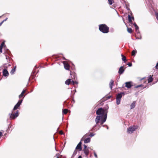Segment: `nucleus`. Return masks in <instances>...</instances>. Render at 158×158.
Listing matches in <instances>:
<instances>
[{
	"label": "nucleus",
	"instance_id": "3",
	"mask_svg": "<svg viewBox=\"0 0 158 158\" xmlns=\"http://www.w3.org/2000/svg\"><path fill=\"white\" fill-rule=\"evenodd\" d=\"M138 126L133 125L129 127L127 129V132L129 134H131L133 132L138 129Z\"/></svg>",
	"mask_w": 158,
	"mask_h": 158
},
{
	"label": "nucleus",
	"instance_id": "33",
	"mask_svg": "<svg viewBox=\"0 0 158 158\" xmlns=\"http://www.w3.org/2000/svg\"><path fill=\"white\" fill-rule=\"evenodd\" d=\"M143 86V85H142V84H141V85H140L136 86H135V88H138V87H141V86Z\"/></svg>",
	"mask_w": 158,
	"mask_h": 158
},
{
	"label": "nucleus",
	"instance_id": "18",
	"mask_svg": "<svg viewBox=\"0 0 158 158\" xmlns=\"http://www.w3.org/2000/svg\"><path fill=\"white\" fill-rule=\"evenodd\" d=\"M16 66H15L11 70L10 73L11 74L13 75L14 74L16 70Z\"/></svg>",
	"mask_w": 158,
	"mask_h": 158
},
{
	"label": "nucleus",
	"instance_id": "50",
	"mask_svg": "<svg viewBox=\"0 0 158 158\" xmlns=\"http://www.w3.org/2000/svg\"><path fill=\"white\" fill-rule=\"evenodd\" d=\"M86 136H86V135H85L84 136V137H86Z\"/></svg>",
	"mask_w": 158,
	"mask_h": 158
},
{
	"label": "nucleus",
	"instance_id": "42",
	"mask_svg": "<svg viewBox=\"0 0 158 158\" xmlns=\"http://www.w3.org/2000/svg\"><path fill=\"white\" fill-rule=\"evenodd\" d=\"M156 18L157 20H158V14L156 15Z\"/></svg>",
	"mask_w": 158,
	"mask_h": 158
},
{
	"label": "nucleus",
	"instance_id": "34",
	"mask_svg": "<svg viewBox=\"0 0 158 158\" xmlns=\"http://www.w3.org/2000/svg\"><path fill=\"white\" fill-rule=\"evenodd\" d=\"M94 156L96 158H98V156H97V155L96 154V153L95 152H94Z\"/></svg>",
	"mask_w": 158,
	"mask_h": 158
},
{
	"label": "nucleus",
	"instance_id": "53",
	"mask_svg": "<svg viewBox=\"0 0 158 158\" xmlns=\"http://www.w3.org/2000/svg\"><path fill=\"white\" fill-rule=\"evenodd\" d=\"M6 59H7V56H6Z\"/></svg>",
	"mask_w": 158,
	"mask_h": 158
},
{
	"label": "nucleus",
	"instance_id": "27",
	"mask_svg": "<svg viewBox=\"0 0 158 158\" xmlns=\"http://www.w3.org/2000/svg\"><path fill=\"white\" fill-rule=\"evenodd\" d=\"M78 84V82L77 81H72L71 83V84H72L73 85H74L75 84Z\"/></svg>",
	"mask_w": 158,
	"mask_h": 158
},
{
	"label": "nucleus",
	"instance_id": "9",
	"mask_svg": "<svg viewBox=\"0 0 158 158\" xmlns=\"http://www.w3.org/2000/svg\"><path fill=\"white\" fill-rule=\"evenodd\" d=\"M65 69L67 70H69V69L70 66L65 61L63 62Z\"/></svg>",
	"mask_w": 158,
	"mask_h": 158
},
{
	"label": "nucleus",
	"instance_id": "25",
	"mask_svg": "<svg viewBox=\"0 0 158 158\" xmlns=\"http://www.w3.org/2000/svg\"><path fill=\"white\" fill-rule=\"evenodd\" d=\"M135 28L136 32L137 33H139V27L138 26L135 27Z\"/></svg>",
	"mask_w": 158,
	"mask_h": 158
},
{
	"label": "nucleus",
	"instance_id": "44",
	"mask_svg": "<svg viewBox=\"0 0 158 158\" xmlns=\"http://www.w3.org/2000/svg\"><path fill=\"white\" fill-rule=\"evenodd\" d=\"M2 135V133L0 131V137Z\"/></svg>",
	"mask_w": 158,
	"mask_h": 158
},
{
	"label": "nucleus",
	"instance_id": "45",
	"mask_svg": "<svg viewBox=\"0 0 158 158\" xmlns=\"http://www.w3.org/2000/svg\"><path fill=\"white\" fill-rule=\"evenodd\" d=\"M3 23V22H1L0 23V26Z\"/></svg>",
	"mask_w": 158,
	"mask_h": 158
},
{
	"label": "nucleus",
	"instance_id": "41",
	"mask_svg": "<svg viewBox=\"0 0 158 158\" xmlns=\"http://www.w3.org/2000/svg\"><path fill=\"white\" fill-rule=\"evenodd\" d=\"M0 52L1 53L2 52V49L1 47H0Z\"/></svg>",
	"mask_w": 158,
	"mask_h": 158
},
{
	"label": "nucleus",
	"instance_id": "35",
	"mask_svg": "<svg viewBox=\"0 0 158 158\" xmlns=\"http://www.w3.org/2000/svg\"><path fill=\"white\" fill-rule=\"evenodd\" d=\"M94 135H95L93 133H90L89 136H90V137H92V136H94Z\"/></svg>",
	"mask_w": 158,
	"mask_h": 158
},
{
	"label": "nucleus",
	"instance_id": "39",
	"mask_svg": "<svg viewBox=\"0 0 158 158\" xmlns=\"http://www.w3.org/2000/svg\"><path fill=\"white\" fill-rule=\"evenodd\" d=\"M84 149H87V146L85 145H84Z\"/></svg>",
	"mask_w": 158,
	"mask_h": 158
},
{
	"label": "nucleus",
	"instance_id": "51",
	"mask_svg": "<svg viewBox=\"0 0 158 158\" xmlns=\"http://www.w3.org/2000/svg\"><path fill=\"white\" fill-rule=\"evenodd\" d=\"M96 125H95L94 126V127H96Z\"/></svg>",
	"mask_w": 158,
	"mask_h": 158
},
{
	"label": "nucleus",
	"instance_id": "16",
	"mask_svg": "<svg viewBox=\"0 0 158 158\" xmlns=\"http://www.w3.org/2000/svg\"><path fill=\"white\" fill-rule=\"evenodd\" d=\"M153 75L152 76L150 75L149 77H148V83L152 82L153 80V79L152 77Z\"/></svg>",
	"mask_w": 158,
	"mask_h": 158
},
{
	"label": "nucleus",
	"instance_id": "40",
	"mask_svg": "<svg viewBox=\"0 0 158 158\" xmlns=\"http://www.w3.org/2000/svg\"><path fill=\"white\" fill-rule=\"evenodd\" d=\"M59 133L60 134L62 135L63 134V132L62 131H61L59 132Z\"/></svg>",
	"mask_w": 158,
	"mask_h": 158
},
{
	"label": "nucleus",
	"instance_id": "6",
	"mask_svg": "<svg viewBox=\"0 0 158 158\" xmlns=\"http://www.w3.org/2000/svg\"><path fill=\"white\" fill-rule=\"evenodd\" d=\"M22 101H23V99H21V100H20L19 101L18 103L14 106L12 110H17L18 108L20 106Z\"/></svg>",
	"mask_w": 158,
	"mask_h": 158
},
{
	"label": "nucleus",
	"instance_id": "43",
	"mask_svg": "<svg viewBox=\"0 0 158 158\" xmlns=\"http://www.w3.org/2000/svg\"><path fill=\"white\" fill-rule=\"evenodd\" d=\"M133 25H134L135 27L136 26H137V24L135 23H134Z\"/></svg>",
	"mask_w": 158,
	"mask_h": 158
},
{
	"label": "nucleus",
	"instance_id": "10",
	"mask_svg": "<svg viewBox=\"0 0 158 158\" xmlns=\"http://www.w3.org/2000/svg\"><path fill=\"white\" fill-rule=\"evenodd\" d=\"M125 86L128 88H130L132 86L131 82V81L126 82L125 83Z\"/></svg>",
	"mask_w": 158,
	"mask_h": 158
},
{
	"label": "nucleus",
	"instance_id": "31",
	"mask_svg": "<svg viewBox=\"0 0 158 158\" xmlns=\"http://www.w3.org/2000/svg\"><path fill=\"white\" fill-rule=\"evenodd\" d=\"M59 154L57 153L56 154L55 156L54 157V158H60Z\"/></svg>",
	"mask_w": 158,
	"mask_h": 158
},
{
	"label": "nucleus",
	"instance_id": "7",
	"mask_svg": "<svg viewBox=\"0 0 158 158\" xmlns=\"http://www.w3.org/2000/svg\"><path fill=\"white\" fill-rule=\"evenodd\" d=\"M107 117V114H106L105 116L102 117V118L101 119L98 124H97L98 125L99 123L101 125L104 122H106V120Z\"/></svg>",
	"mask_w": 158,
	"mask_h": 158
},
{
	"label": "nucleus",
	"instance_id": "5",
	"mask_svg": "<svg viewBox=\"0 0 158 158\" xmlns=\"http://www.w3.org/2000/svg\"><path fill=\"white\" fill-rule=\"evenodd\" d=\"M123 93H121L118 94L116 98V103L118 105H119L120 103V101L121 98L122 97V94H123Z\"/></svg>",
	"mask_w": 158,
	"mask_h": 158
},
{
	"label": "nucleus",
	"instance_id": "26",
	"mask_svg": "<svg viewBox=\"0 0 158 158\" xmlns=\"http://www.w3.org/2000/svg\"><path fill=\"white\" fill-rule=\"evenodd\" d=\"M136 53V51L133 50L131 54L133 56H135V54Z\"/></svg>",
	"mask_w": 158,
	"mask_h": 158
},
{
	"label": "nucleus",
	"instance_id": "21",
	"mask_svg": "<svg viewBox=\"0 0 158 158\" xmlns=\"http://www.w3.org/2000/svg\"><path fill=\"white\" fill-rule=\"evenodd\" d=\"M10 64L7 63L4 64L3 67L4 68V69H6V68H7L8 67L10 66Z\"/></svg>",
	"mask_w": 158,
	"mask_h": 158
},
{
	"label": "nucleus",
	"instance_id": "11",
	"mask_svg": "<svg viewBox=\"0 0 158 158\" xmlns=\"http://www.w3.org/2000/svg\"><path fill=\"white\" fill-rule=\"evenodd\" d=\"M89 147L87 148V149H83V151L84 152V153L85 155L87 157L89 155Z\"/></svg>",
	"mask_w": 158,
	"mask_h": 158
},
{
	"label": "nucleus",
	"instance_id": "36",
	"mask_svg": "<svg viewBox=\"0 0 158 158\" xmlns=\"http://www.w3.org/2000/svg\"><path fill=\"white\" fill-rule=\"evenodd\" d=\"M155 68L156 69H158V62L157 63L156 65L155 66Z\"/></svg>",
	"mask_w": 158,
	"mask_h": 158
},
{
	"label": "nucleus",
	"instance_id": "38",
	"mask_svg": "<svg viewBox=\"0 0 158 158\" xmlns=\"http://www.w3.org/2000/svg\"><path fill=\"white\" fill-rule=\"evenodd\" d=\"M7 19H8V18H6L5 19H4L3 21H2V22H3V23L4 22L6 21Z\"/></svg>",
	"mask_w": 158,
	"mask_h": 158
},
{
	"label": "nucleus",
	"instance_id": "28",
	"mask_svg": "<svg viewBox=\"0 0 158 158\" xmlns=\"http://www.w3.org/2000/svg\"><path fill=\"white\" fill-rule=\"evenodd\" d=\"M108 1L110 5H112L114 2V1L113 0H108Z\"/></svg>",
	"mask_w": 158,
	"mask_h": 158
},
{
	"label": "nucleus",
	"instance_id": "12",
	"mask_svg": "<svg viewBox=\"0 0 158 158\" xmlns=\"http://www.w3.org/2000/svg\"><path fill=\"white\" fill-rule=\"evenodd\" d=\"M124 69L123 68V67L121 66L119 69L118 73L120 75H121L124 72Z\"/></svg>",
	"mask_w": 158,
	"mask_h": 158
},
{
	"label": "nucleus",
	"instance_id": "20",
	"mask_svg": "<svg viewBox=\"0 0 158 158\" xmlns=\"http://www.w3.org/2000/svg\"><path fill=\"white\" fill-rule=\"evenodd\" d=\"M71 79H69L65 81V84L67 85H69L70 83H71Z\"/></svg>",
	"mask_w": 158,
	"mask_h": 158
},
{
	"label": "nucleus",
	"instance_id": "48",
	"mask_svg": "<svg viewBox=\"0 0 158 158\" xmlns=\"http://www.w3.org/2000/svg\"><path fill=\"white\" fill-rule=\"evenodd\" d=\"M106 127L107 129H108V127L107 125H106Z\"/></svg>",
	"mask_w": 158,
	"mask_h": 158
},
{
	"label": "nucleus",
	"instance_id": "32",
	"mask_svg": "<svg viewBox=\"0 0 158 158\" xmlns=\"http://www.w3.org/2000/svg\"><path fill=\"white\" fill-rule=\"evenodd\" d=\"M77 151L76 150H75L72 156H74L77 154Z\"/></svg>",
	"mask_w": 158,
	"mask_h": 158
},
{
	"label": "nucleus",
	"instance_id": "14",
	"mask_svg": "<svg viewBox=\"0 0 158 158\" xmlns=\"http://www.w3.org/2000/svg\"><path fill=\"white\" fill-rule=\"evenodd\" d=\"M136 101H134L130 105L131 109L134 108L136 105Z\"/></svg>",
	"mask_w": 158,
	"mask_h": 158
},
{
	"label": "nucleus",
	"instance_id": "56",
	"mask_svg": "<svg viewBox=\"0 0 158 158\" xmlns=\"http://www.w3.org/2000/svg\"><path fill=\"white\" fill-rule=\"evenodd\" d=\"M1 16H0V18H1Z\"/></svg>",
	"mask_w": 158,
	"mask_h": 158
},
{
	"label": "nucleus",
	"instance_id": "13",
	"mask_svg": "<svg viewBox=\"0 0 158 158\" xmlns=\"http://www.w3.org/2000/svg\"><path fill=\"white\" fill-rule=\"evenodd\" d=\"M81 142H80L78 144V145H77V147H76V149H78L79 150V151H81L82 149V148H81Z\"/></svg>",
	"mask_w": 158,
	"mask_h": 158
},
{
	"label": "nucleus",
	"instance_id": "17",
	"mask_svg": "<svg viewBox=\"0 0 158 158\" xmlns=\"http://www.w3.org/2000/svg\"><path fill=\"white\" fill-rule=\"evenodd\" d=\"M26 90H23V91H22L21 94L19 95V98H22L23 96L24 95V94L25 93V92H26Z\"/></svg>",
	"mask_w": 158,
	"mask_h": 158
},
{
	"label": "nucleus",
	"instance_id": "30",
	"mask_svg": "<svg viewBox=\"0 0 158 158\" xmlns=\"http://www.w3.org/2000/svg\"><path fill=\"white\" fill-rule=\"evenodd\" d=\"M68 110L67 109H64L63 110V113L64 114H66L67 112H68Z\"/></svg>",
	"mask_w": 158,
	"mask_h": 158
},
{
	"label": "nucleus",
	"instance_id": "37",
	"mask_svg": "<svg viewBox=\"0 0 158 158\" xmlns=\"http://www.w3.org/2000/svg\"><path fill=\"white\" fill-rule=\"evenodd\" d=\"M127 64L129 67H131L132 66V64L131 63H129Z\"/></svg>",
	"mask_w": 158,
	"mask_h": 158
},
{
	"label": "nucleus",
	"instance_id": "2",
	"mask_svg": "<svg viewBox=\"0 0 158 158\" xmlns=\"http://www.w3.org/2000/svg\"><path fill=\"white\" fill-rule=\"evenodd\" d=\"M99 30L104 33H107L109 32V27L105 24H102L99 25Z\"/></svg>",
	"mask_w": 158,
	"mask_h": 158
},
{
	"label": "nucleus",
	"instance_id": "47",
	"mask_svg": "<svg viewBox=\"0 0 158 158\" xmlns=\"http://www.w3.org/2000/svg\"><path fill=\"white\" fill-rule=\"evenodd\" d=\"M141 39V37H140V38H136V39Z\"/></svg>",
	"mask_w": 158,
	"mask_h": 158
},
{
	"label": "nucleus",
	"instance_id": "23",
	"mask_svg": "<svg viewBox=\"0 0 158 158\" xmlns=\"http://www.w3.org/2000/svg\"><path fill=\"white\" fill-rule=\"evenodd\" d=\"M121 56H122V60L124 61V62H125L127 61V59L126 57L124 56L123 54H121Z\"/></svg>",
	"mask_w": 158,
	"mask_h": 158
},
{
	"label": "nucleus",
	"instance_id": "4",
	"mask_svg": "<svg viewBox=\"0 0 158 158\" xmlns=\"http://www.w3.org/2000/svg\"><path fill=\"white\" fill-rule=\"evenodd\" d=\"M14 110H12L11 113H10L9 115L11 119H15L17 118L19 115V111H17L15 113H13Z\"/></svg>",
	"mask_w": 158,
	"mask_h": 158
},
{
	"label": "nucleus",
	"instance_id": "15",
	"mask_svg": "<svg viewBox=\"0 0 158 158\" xmlns=\"http://www.w3.org/2000/svg\"><path fill=\"white\" fill-rule=\"evenodd\" d=\"M128 19L129 22L130 23H132V20L131 19L134 20V18L133 17H131L130 15H128Z\"/></svg>",
	"mask_w": 158,
	"mask_h": 158
},
{
	"label": "nucleus",
	"instance_id": "46",
	"mask_svg": "<svg viewBox=\"0 0 158 158\" xmlns=\"http://www.w3.org/2000/svg\"><path fill=\"white\" fill-rule=\"evenodd\" d=\"M78 158H82V157L81 156H79Z\"/></svg>",
	"mask_w": 158,
	"mask_h": 158
},
{
	"label": "nucleus",
	"instance_id": "8",
	"mask_svg": "<svg viewBox=\"0 0 158 158\" xmlns=\"http://www.w3.org/2000/svg\"><path fill=\"white\" fill-rule=\"evenodd\" d=\"M3 75L5 77H8L9 76V73L6 69H4L2 71Z\"/></svg>",
	"mask_w": 158,
	"mask_h": 158
},
{
	"label": "nucleus",
	"instance_id": "52",
	"mask_svg": "<svg viewBox=\"0 0 158 158\" xmlns=\"http://www.w3.org/2000/svg\"><path fill=\"white\" fill-rule=\"evenodd\" d=\"M110 98V96H109V97H108V98Z\"/></svg>",
	"mask_w": 158,
	"mask_h": 158
},
{
	"label": "nucleus",
	"instance_id": "1",
	"mask_svg": "<svg viewBox=\"0 0 158 158\" xmlns=\"http://www.w3.org/2000/svg\"><path fill=\"white\" fill-rule=\"evenodd\" d=\"M107 110L103 109L102 108H99L96 111V114L99 116H97L96 117L95 121L96 124H98L99 121L106 114L107 115Z\"/></svg>",
	"mask_w": 158,
	"mask_h": 158
},
{
	"label": "nucleus",
	"instance_id": "29",
	"mask_svg": "<svg viewBox=\"0 0 158 158\" xmlns=\"http://www.w3.org/2000/svg\"><path fill=\"white\" fill-rule=\"evenodd\" d=\"M6 46L5 45V43H4V42H2L1 45H0V47H1V48H2V47H3V46Z\"/></svg>",
	"mask_w": 158,
	"mask_h": 158
},
{
	"label": "nucleus",
	"instance_id": "54",
	"mask_svg": "<svg viewBox=\"0 0 158 158\" xmlns=\"http://www.w3.org/2000/svg\"><path fill=\"white\" fill-rule=\"evenodd\" d=\"M89 148L90 149H92V148Z\"/></svg>",
	"mask_w": 158,
	"mask_h": 158
},
{
	"label": "nucleus",
	"instance_id": "24",
	"mask_svg": "<svg viewBox=\"0 0 158 158\" xmlns=\"http://www.w3.org/2000/svg\"><path fill=\"white\" fill-rule=\"evenodd\" d=\"M127 31L129 33H131L132 32V29L131 28H128V27H127Z\"/></svg>",
	"mask_w": 158,
	"mask_h": 158
},
{
	"label": "nucleus",
	"instance_id": "49",
	"mask_svg": "<svg viewBox=\"0 0 158 158\" xmlns=\"http://www.w3.org/2000/svg\"><path fill=\"white\" fill-rule=\"evenodd\" d=\"M106 125H103L102 126V127H104V126H106Z\"/></svg>",
	"mask_w": 158,
	"mask_h": 158
},
{
	"label": "nucleus",
	"instance_id": "22",
	"mask_svg": "<svg viewBox=\"0 0 158 158\" xmlns=\"http://www.w3.org/2000/svg\"><path fill=\"white\" fill-rule=\"evenodd\" d=\"M90 141V139L89 138H87L84 140L85 143H89Z\"/></svg>",
	"mask_w": 158,
	"mask_h": 158
},
{
	"label": "nucleus",
	"instance_id": "55",
	"mask_svg": "<svg viewBox=\"0 0 158 158\" xmlns=\"http://www.w3.org/2000/svg\"><path fill=\"white\" fill-rule=\"evenodd\" d=\"M144 78H143L142 79V80Z\"/></svg>",
	"mask_w": 158,
	"mask_h": 158
},
{
	"label": "nucleus",
	"instance_id": "19",
	"mask_svg": "<svg viewBox=\"0 0 158 158\" xmlns=\"http://www.w3.org/2000/svg\"><path fill=\"white\" fill-rule=\"evenodd\" d=\"M114 81L113 80H111L109 84L110 87L111 89L112 88V85L114 84Z\"/></svg>",
	"mask_w": 158,
	"mask_h": 158
}]
</instances>
